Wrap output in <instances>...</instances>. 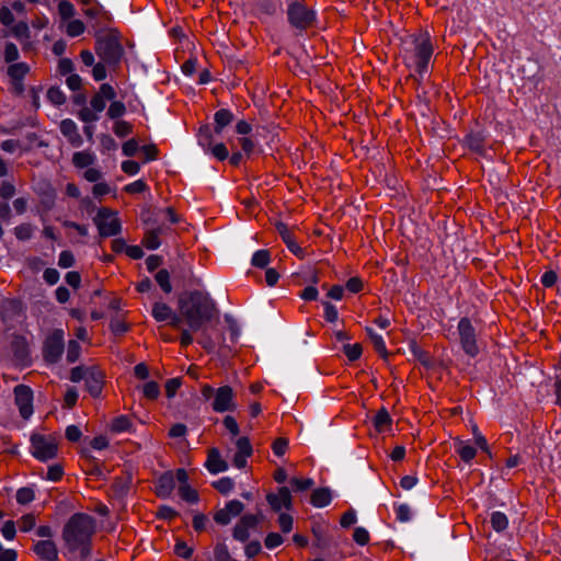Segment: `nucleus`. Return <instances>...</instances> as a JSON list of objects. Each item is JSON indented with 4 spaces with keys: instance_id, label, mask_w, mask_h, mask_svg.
Returning a JSON list of instances; mask_svg holds the SVG:
<instances>
[{
    "instance_id": "obj_62",
    "label": "nucleus",
    "mask_w": 561,
    "mask_h": 561,
    "mask_svg": "<svg viewBox=\"0 0 561 561\" xmlns=\"http://www.w3.org/2000/svg\"><path fill=\"white\" fill-rule=\"evenodd\" d=\"M232 536L236 540L244 542L250 537L249 529L238 522L233 528Z\"/></svg>"
},
{
    "instance_id": "obj_16",
    "label": "nucleus",
    "mask_w": 561,
    "mask_h": 561,
    "mask_svg": "<svg viewBox=\"0 0 561 561\" xmlns=\"http://www.w3.org/2000/svg\"><path fill=\"white\" fill-rule=\"evenodd\" d=\"M266 501L274 512H279L282 507L291 510L293 506L290 491L287 486L279 488L277 494L268 493Z\"/></svg>"
},
{
    "instance_id": "obj_51",
    "label": "nucleus",
    "mask_w": 561,
    "mask_h": 561,
    "mask_svg": "<svg viewBox=\"0 0 561 561\" xmlns=\"http://www.w3.org/2000/svg\"><path fill=\"white\" fill-rule=\"evenodd\" d=\"M236 446H237V454H240V455H245V456H252L253 454V448H252V445L250 443V439L245 436L243 437H239L236 442Z\"/></svg>"
},
{
    "instance_id": "obj_21",
    "label": "nucleus",
    "mask_w": 561,
    "mask_h": 561,
    "mask_svg": "<svg viewBox=\"0 0 561 561\" xmlns=\"http://www.w3.org/2000/svg\"><path fill=\"white\" fill-rule=\"evenodd\" d=\"M485 136L481 131H470L463 140L469 150L479 156L485 153Z\"/></svg>"
},
{
    "instance_id": "obj_11",
    "label": "nucleus",
    "mask_w": 561,
    "mask_h": 561,
    "mask_svg": "<svg viewBox=\"0 0 561 561\" xmlns=\"http://www.w3.org/2000/svg\"><path fill=\"white\" fill-rule=\"evenodd\" d=\"M211 408L215 412L218 413L234 411L237 409V403L234 401L233 389L228 385L219 387L216 390L215 398L211 402Z\"/></svg>"
},
{
    "instance_id": "obj_26",
    "label": "nucleus",
    "mask_w": 561,
    "mask_h": 561,
    "mask_svg": "<svg viewBox=\"0 0 561 561\" xmlns=\"http://www.w3.org/2000/svg\"><path fill=\"white\" fill-rule=\"evenodd\" d=\"M131 476L129 473L115 478L112 489L116 496H124L130 489Z\"/></svg>"
},
{
    "instance_id": "obj_45",
    "label": "nucleus",
    "mask_w": 561,
    "mask_h": 561,
    "mask_svg": "<svg viewBox=\"0 0 561 561\" xmlns=\"http://www.w3.org/2000/svg\"><path fill=\"white\" fill-rule=\"evenodd\" d=\"M179 494L182 500L188 503H196L199 500L197 491L192 489L191 485H180Z\"/></svg>"
},
{
    "instance_id": "obj_9",
    "label": "nucleus",
    "mask_w": 561,
    "mask_h": 561,
    "mask_svg": "<svg viewBox=\"0 0 561 561\" xmlns=\"http://www.w3.org/2000/svg\"><path fill=\"white\" fill-rule=\"evenodd\" d=\"M458 333L463 352L470 357L479 354V347L476 340V330L468 318H461L458 323Z\"/></svg>"
},
{
    "instance_id": "obj_56",
    "label": "nucleus",
    "mask_w": 561,
    "mask_h": 561,
    "mask_svg": "<svg viewBox=\"0 0 561 561\" xmlns=\"http://www.w3.org/2000/svg\"><path fill=\"white\" fill-rule=\"evenodd\" d=\"M288 439L285 437L276 438L272 444V449L274 454L278 457H282L286 454L288 449Z\"/></svg>"
},
{
    "instance_id": "obj_40",
    "label": "nucleus",
    "mask_w": 561,
    "mask_h": 561,
    "mask_svg": "<svg viewBox=\"0 0 561 561\" xmlns=\"http://www.w3.org/2000/svg\"><path fill=\"white\" fill-rule=\"evenodd\" d=\"M198 142L203 148H210L213 144V133L209 125H203L198 131Z\"/></svg>"
},
{
    "instance_id": "obj_25",
    "label": "nucleus",
    "mask_w": 561,
    "mask_h": 561,
    "mask_svg": "<svg viewBox=\"0 0 561 561\" xmlns=\"http://www.w3.org/2000/svg\"><path fill=\"white\" fill-rule=\"evenodd\" d=\"M374 426L378 433L385 432L392 423L389 412L381 408L374 417Z\"/></svg>"
},
{
    "instance_id": "obj_34",
    "label": "nucleus",
    "mask_w": 561,
    "mask_h": 561,
    "mask_svg": "<svg viewBox=\"0 0 561 561\" xmlns=\"http://www.w3.org/2000/svg\"><path fill=\"white\" fill-rule=\"evenodd\" d=\"M154 278L165 294H170L172 291V285L170 283V273L168 270L162 268L158 271Z\"/></svg>"
},
{
    "instance_id": "obj_53",
    "label": "nucleus",
    "mask_w": 561,
    "mask_h": 561,
    "mask_svg": "<svg viewBox=\"0 0 561 561\" xmlns=\"http://www.w3.org/2000/svg\"><path fill=\"white\" fill-rule=\"evenodd\" d=\"M88 371H90V366H76L70 370V380L72 382H79L83 379L85 380Z\"/></svg>"
},
{
    "instance_id": "obj_33",
    "label": "nucleus",
    "mask_w": 561,
    "mask_h": 561,
    "mask_svg": "<svg viewBox=\"0 0 561 561\" xmlns=\"http://www.w3.org/2000/svg\"><path fill=\"white\" fill-rule=\"evenodd\" d=\"M131 421L128 416L121 415L115 417L111 424V431L115 433H122L131 428Z\"/></svg>"
},
{
    "instance_id": "obj_31",
    "label": "nucleus",
    "mask_w": 561,
    "mask_h": 561,
    "mask_svg": "<svg viewBox=\"0 0 561 561\" xmlns=\"http://www.w3.org/2000/svg\"><path fill=\"white\" fill-rule=\"evenodd\" d=\"M490 523L492 528L497 533L505 530L508 526V519L502 512H493L491 514Z\"/></svg>"
},
{
    "instance_id": "obj_35",
    "label": "nucleus",
    "mask_w": 561,
    "mask_h": 561,
    "mask_svg": "<svg viewBox=\"0 0 561 561\" xmlns=\"http://www.w3.org/2000/svg\"><path fill=\"white\" fill-rule=\"evenodd\" d=\"M270 260L271 254L268 250H259L253 254L251 263L255 267L264 268L268 265Z\"/></svg>"
},
{
    "instance_id": "obj_32",
    "label": "nucleus",
    "mask_w": 561,
    "mask_h": 561,
    "mask_svg": "<svg viewBox=\"0 0 561 561\" xmlns=\"http://www.w3.org/2000/svg\"><path fill=\"white\" fill-rule=\"evenodd\" d=\"M10 32L19 41L31 38L28 24L24 21H20L13 25Z\"/></svg>"
},
{
    "instance_id": "obj_59",
    "label": "nucleus",
    "mask_w": 561,
    "mask_h": 561,
    "mask_svg": "<svg viewBox=\"0 0 561 561\" xmlns=\"http://www.w3.org/2000/svg\"><path fill=\"white\" fill-rule=\"evenodd\" d=\"M58 12L62 20H69L75 14L73 4L69 1H61L58 4Z\"/></svg>"
},
{
    "instance_id": "obj_30",
    "label": "nucleus",
    "mask_w": 561,
    "mask_h": 561,
    "mask_svg": "<svg viewBox=\"0 0 561 561\" xmlns=\"http://www.w3.org/2000/svg\"><path fill=\"white\" fill-rule=\"evenodd\" d=\"M173 310L164 302H156L152 307V316L157 321H165L172 317Z\"/></svg>"
},
{
    "instance_id": "obj_24",
    "label": "nucleus",
    "mask_w": 561,
    "mask_h": 561,
    "mask_svg": "<svg viewBox=\"0 0 561 561\" xmlns=\"http://www.w3.org/2000/svg\"><path fill=\"white\" fill-rule=\"evenodd\" d=\"M332 494L329 488H319L312 491L310 502L316 507H324L331 503Z\"/></svg>"
},
{
    "instance_id": "obj_64",
    "label": "nucleus",
    "mask_w": 561,
    "mask_h": 561,
    "mask_svg": "<svg viewBox=\"0 0 561 561\" xmlns=\"http://www.w3.org/2000/svg\"><path fill=\"white\" fill-rule=\"evenodd\" d=\"M36 524L35 516L33 514H26L19 520L21 531H30Z\"/></svg>"
},
{
    "instance_id": "obj_15",
    "label": "nucleus",
    "mask_w": 561,
    "mask_h": 561,
    "mask_svg": "<svg viewBox=\"0 0 561 561\" xmlns=\"http://www.w3.org/2000/svg\"><path fill=\"white\" fill-rule=\"evenodd\" d=\"M275 228L283 241L286 243L287 248L291 253H294L297 257H305V250L296 242L294 238L293 230L284 222L278 221L275 224Z\"/></svg>"
},
{
    "instance_id": "obj_10",
    "label": "nucleus",
    "mask_w": 561,
    "mask_h": 561,
    "mask_svg": "<svg viewBox=\"0 0 561 561\" xmlns=\"http://www.w3.org/2000/svg\"><path fill=\"white\" fill-rule=\"evenodd\" d=\"M433 55V45L430 41V36L422 35L414 41V56H415V66L416 71L419 73H423L427 65L430 62V59Z\"/></svg>"
},
{
    "instance_id": "obj_18",
    "label": "nucleus",
    "mask_w": 561,
    "mask_h": 561,
    "mask_svg": "<svg viewBox=\"0 0 561 561\" xmlns=\"http://www.w3.org/2000/svg\"><path fill=\"white\" fill-rule=\"evenodd\" d=\"M33 551L44 561H56L58 559V550L53 540L37 541Z\"/></svg>"
},
{
    "instance_id": "obj_3",
    "label": "nucleus",
    "mask_w": 561,
    "mask_h": 561,
    "mask_svg": "<svg viewBox=\"0 0 561 561\" xmlns=\"http://www.w3.org/2000/svg\"><path fill=\"white\" fill-rule=\"evenodd\" d=\"M94 50L112 71H117L121 68L125 51L121 44L119 32L116 28H111L104 34H98Z\"/></svg>"
},
{
    "instance_id": "obj_22",
    "label": "nucleus",
    "mask_w": 561,
    "mask_h": 561,
    "mask_svg": "<svg viewBox=\"0 0 561 561\" xmlns=\"http://www.w3.org/2000/svg\"><path fill=\"white\" fill-rule=\"evenodd\" d=\"M31 68L26 62H14L9 65L7 75L14 85H21Z\"/></svg>"
},
{
    "instance_id": "obj_8",
    "label": "nucleus",
    "mask_w": 561,
    "mask_h": 561,
    "mask_svg": "<svg viewBox=\"0 0 561 561\" xmlns=\"http://www.w3.org/2000/svg\"><path fill=\"white\" fill-rule=\"evenodd\" d=\"M113 215L114 213L110 208L102 207L94 218V224L102 238L117 236L122 230L121 220L116 217L112 218Z\"/></svg>"
},
{
    "instance_id": "obj_4",
    "label": "nucleus",
    "mask_w": 561,
    "mask_h": 561,
    "mask_svg": "<svg viewBox=\"0 0 561 561\" xmlns=\"http://www.w3.org/2000/svg\"><path fill=\"white\" fill-rule=\"evenodd\" d=\"M116 98L114 88L108 83H102L99 91L92 96L90 107L83 106L78 116L83 123H93L99 119V113L103 112L106 101H113Z\"/></svg>"
},
{
    "instance_id": "obj_12",
    "label": "nucleus",
    "mask_w": 561,
    "mask_h": 561,
    "mask_svg": "<svg viewBox=\"0 0 561 561\" xmlns=\"http://www.w3.org/2000/svg\"><path fill=\"white\" fill-rule=\"evenodd\" d=\"M15 404L19 407L23 419H28L33 413V391L28 386L18 385L14 388Z\"/></svg>"
},
{
    "instance_id": "obj_20",
    "label": "nucleus",
    "mask_w": 561,
    "mask_h": 561,
    "mask_svg": "<svg viewBox=\"0 0 561 561\" xmlns=\"http://www.w3.org/2000/svg\"><path fill=\"white\" fill-rule=\"evenodd\" d=\"M60 131L73 147L78 148L82 145V137L79 134L78 127L72 119H62L60 123Z\"/></svg>"
},
{
    "instance_id": "obj_36",
    "label": "nucleus",
    "mask_w": 561,
    "mask_h": 561,
    "mask_svg": "<svg viewBox=\"0 0 561 561\" xmlns=\"http://www.w3.org/2000/svg\"><path fill=\"white\" fill-rule=\"evenodd\" d=\"M342 351L350 362H355L362 356L363 347L359 343L344 344Z\"/></svg>"
},
{
    "instance_id": "obj_42",
    "label": "nucleus",
    "mask_w": 561,
    "mask_h": 561,
    "mask_svg": "<svg viewBox=\"0 0 561 561\" xmlns=\"http://www.w3.org/2000/svg\"><path fill=\"white\" fill-rule=\"evenodd\" d=\"M413 354L416 359L426 368H433L435 359L430 355L428 352L421 350L417 346L413 347Z\"/></svg>"
},
{
    "instance_id": "obj_63",
    "label": "nucleus",
    "mask_w": 561,
    "mask_h": 561,
    "mask_svg": "<svg viewBox=\"0 0 561 561\" xmlns=\"http://www.w3.org/2000/svg\"><path fill=\"white\" fill-rule=\"evenodd\" d=\"M353 539L356 543L365 546L369 541V534L365 528L356 527L354 529Z\"/></svg>"
},
{
    "instance_id": "obj_60",
    "label": "nucleus",
    "mask_w": 561,
    "mask_h": 561,
    "mask_svg": "<svg viewBox=\"0 0 561 561\" xmlns=\"http://www.w3.org/2000/svg\"><path fill=\"white\" fill-rule=\"evenodd\" d=\"M106 67H107V65L104 64L102 60L100 62L93 65L92 77L95 81H102L106 78V76H107Z\"/></svg>"
},
{
    "instance_id": "obj_41",
    "label": "nucleus",
    "mask_w": 561,
    "mask_h": 561,
    "mask_svg": "<svg viewBox=\"0 0 561 561\" xmlns=\"http://www.w3.org/2000/svg\"><path fill=\"white\" fill-rule=\"evenodd\" d=\"M214 558L216 561H238L231 557L228 547L224 542L216 543L214 548Z\"/></svg>"
},
{
    "instance_id": "obj_27",
    "label": "nucleus",
    "mask_w": 561,
    "mask_h": 561,
    "mask_svg": "<svg viewBox=\"0 0 561 561\" xmlns=\"http://www.w3.org/2000/svg\"><path fill=\"white\" fill-rule=\"evenodd\" d=\"M162 232V228L159 227V228H156V229H152V230H148L144 238H142V244L144 247H146L148 250H156L160 247V239H159V236L160 233Z\"/></svg>"
},
{
    "instance_id": "obj_43",
    "label": "nucleus",
    "mask_w": 561,
    "mask_h": 561,
    "mask_svg": "<svg viewBox=\"0 0 561 561\" xmlns=\"http://www.w3.org/2000/svg\"><path fill=\"white\" fill-rule=\"evenodd\" d=\"M213 486L221 494L227 495L232 491L234 486V482L229 477H224L215 482H213Z\"/></svg>"
},
{
    "instance_id": "obj_38",
    "label": "nucleus",
    "mask_w": 561,
    "mask_h": 561,
    "mask_svg": "<svg viewBox=\"0 0 561 561\" xmlns=\"http://www.w3.org/2000/svg\"><path fill=\"white\" fill-rule=\"evenodd\" d=\"M94 161V157L85 151L75 152L72 162L77 168H87Z\"/></svg>"
},
{
    "instance_id": "obj_47",
    "label": "nucleus",
    "mask_w": 561,
    "mask_h": 561,
    "mask_svg": "<svg viewBox=\"0 0 561 561\" xmlns=\"http://www.w3.org/2000/svg\"><path fill=\"white\" fill-rule=\"evenodd\" d=\"M126 113V106L121 101H112L108 110H107V116L111 119H117L122 117Z\"/></svg>"
},
{
    "instance_id": "obj_1",
    "label": "nucleus",
    "mask_w": 561,
    "mask_h": 561,
    "mask_svg": "<svg viewBox=\"0 0 561 561\" xmlns=\"http://www.w3.org/2000/svg\"><path fill=\"white\" fill-rule=\"evenodd\" d=\"M179 311L192 332L204 329L219 313L216 302L209 294L201 290H193L180 297Z\"/></svg>"
},
{
    "instance_id": "obj_50",
    "label": "nucleus",
    "mask_w": 561,
    "mask_h": 561,
    "mask_svg": "<svg viewBox=\"0 0 561 561\" xmlns=\"http://www.w3.org/2000/svg\"><path fill=\"white\" fill-rule=\"evenodd\" d=\"M113 130L117 137H126L133 133V125L126 121H116Z\"/></svg>"
},
{
    "instance_id": "obj_44",
    "label": "nucleus",
    "mask_w": 561,
    "mask_h": 561,
    "mask_svg": "<svg viewBox=\"0 0 561 561\" xmlns=\"http://www.w3.org/2000/svg\"><path fill=\"white\" fill-rule=\"evenodd\" d=\"M314 484V481L311 478H293L290 479V485L293 491L302 492L309 490Z\"/></svg>"
},
{
    "instance_id": "obj_54",
    "label": "nucleus",
    "mask_w": 561,
    "mask_h": 561,
    "mask_svg": "<svg viewBox=\"0 0 561 561\" xmlns=\"http://www.w3.org/2000/svg\"><path fill=\"white\" fill-rule=\"evenodd\" d=\"M160 387L156 381H148L144 385V396L149 400L158 399Z\"/></svg>"
},
{
    "instance_id": "obj_61",
    "label": "nucleus",
    "mask_w": 561,
    "mask_h": 561,
    "mask_svg": "<svg viewBox=\"0 0 561 561\" xmlns=\"http://www.w3.org/2000/svg\"><path fill=\"white\" fill-rule=\"evenodd\" d=\"M75 264V256L71 251L65 250L59 254L58 265L61 268L71 267Z\"/></svg>"
},
{
    "instance_id": "obj_29",
    "label": "nucleus",
    "mask_w": 561,
    "mask_h": 561,
    "mask_svg": "<svg viewBox=\"0 0 561 561\" xmlns=\"http://www.w3.org/2000/svg\"><path fill=\"white\" fill-rule=\"evenodd\" d=\"M455 448H456V453L459 455L461 460L467 463L470 462L477 454V450L474 447H472L470 445H466L462 440H458L455 444Z\"/></svg>"
},
{
    "instance_id": "obj_46",
    "label": "nucleus",
    "mask_w": 561,
    "mask_h": 561,
    "mask_svg": "<svg viewBox=\"0 0 561 561\" xmlns=\"http://www.w3.org/2000/svg\"><path fill=\"white\" fill-rule=\"evenodd\" d=\"M209 151L216 159L224 161L229 157V151L224 142H219L210 146V148H204Z\"/></svg>"
},
{
    "instance_id": "obj_7",
    "label": "nucleus",
    "mask_w": 561,
    "mask_h": 561,
    "mask_svg": "<svg viewBox=\"0 0 561 561\" xmlns=\"http://www.w3.org/2000/svg\"><path fill=\"white\" fill-rule=\"evenodd\" d=\"M64 348V331L61 329H55L44 342L43 357L45 362L56 364L60 359Z\"/></svg>"
},
{
    "instance_id": "obj_58",
    "label": "nucleus",
    "mask_w": 561,
    "mask_h": 561,
    "mask_svg": "<svg viewBox=\"0 0 561 561\" xmlns=\"http://www.w3.org/2000/svg\"><path fill=\"white\" fill-rule=\"evenodd\" d=\"M174 553L183 559H191L193 548L188 547L185 541L179 540L174 547Z\"/></svg>"
},
{
    "instance_id": "obj_37",
    "label": "nucleus",
    "mask_w": 561,
    "mask_h": 561,
    "mask_svg": "<svg viewBox=\"0 0 561 561\" xmlns=\"http://www.w3.org/2000/svg\"><path fill=\"white\" fill-rule=\"evenodd\" d=\"M4 61L9 65L14 64L20 58V53L16 45L12 42H7L3 50Z\"/></svg>"
},
{
    "instance_id": "obj_6",
    "label": "nucleus",
    "mask_w": 561,
    "mask_h": 561,
    "mask_svg": "<svg viewBox=\"0 0 561 561\" xmlns=\"http://www.w3.org/2000/svg\"><path fill=\"white\" fill-rule=\"evenodd\" d=\"M32 455L41 460L47 461L57 457L58 442L53 435L35 433L31 436Z\"/></svg>"
},
{
    "instance_id": "obj_19",
    "label": "nucleus",
    "mask_w": 561,
    "mask_h": 561,
    "mask_svg": "<svg viewBox=\"0 0 561 561\" xmlns=\"http://www.w3.org/2000/svg\"><path fill=\"white\" fill-rule=\"evenodd\" d=\"M205 467L210 473L216 474L226 471L228 469V463L221 458L219 449L213 447L208 450Z\"/></svg>"
},
{
    "instance_id": "obj_55",
    "label": "nucleus",
    "mask_w": 561,
    "mask_h": 561,
    "mask_svg": "<svg viewBox=\"0 0 561 561\" xmlns=\"http://www.w3.org/2000/svg\"><path fill=\"white\" fill-rule=\"evenodd\" d=\"M84 24L80 20H72L67 25V34L71 37H77L84 32Z\"/></svg>"
},
{
    "instance_id": "obj_28",
    "label": "nucleus",
    "mask_w": 561,
    "mask_h": 561,
    "mask_svg": "<svg viewBox=\"0 0 561 561\" xmlns=\"http://www.w3.org/2000/svg\"><path fill=\"white\" fill-rule=\"evenodd\" d=\"M12 350L15 358L24 362L28 357V347L24 337L18 336L12 343Z\"/></svg>"
},
{
    "instance_id": "obj_17",
    "label": "nucleus",
    "mask_w": 561,
    "mask_h": 561,
    "mask_svg": "<svg viewBox=\"0 0 561 561\" xmlns=\"http://www.w3.org/2000/svg\"><path fill=\"white\" fill-rule=\"evenodd\" d=\"M175 486V479L172 471L162 473L154 483V491L158 497H168Z\"/></svg>"
},
{
    "instance_id": "obj_5",
    "label": "nucleus",
    "mask_w": 561,
    "mask_h": 561,
    "mask_svg": "<svg viewBox=\"0 0 561 561\" xmlns=\"http://www.w3.org/2000/svg\"><path fill=\"white\" fill-rule=\"evenodd\" d=\"M286 13L289 24L300 32L312 27L317 21L316 11L308 8L302 1H291Z\"/></svg>"
},
{
    "instance_id": "obj_57",
    "label": "nucleus",
    "mask_w": 561,
    "mask_h": 561,
    "mask_svg": "<svg viewBox=\"0 0 561 561\" xmlns=\"http://www.w3.org/2000/svg\"><path fill=\"white\" fill-rule=\"evenodd\" d=\"M33 228L30 224H22L14 229V234L19 240L25 241L31 239Z\"/></svg>"
},
{
    "instance_id": "obj_52",
    "label": "nucleus",
    "mask_w": 561,
    "mask_h": 561,
    "mask_svg": "<svg viewBox=\"0 0 561 561\" xmlns=\"http://www.w3.org/2000/svg\"><path fill=\"white\" fill-rule=\"evenodd\" d=\"M80 353L81 346L79 342H77L76 340H70L67 348V360L69 363H75L76 360H78Z\"/></svg>"
},
{
    "instance_id": "obj_48",
    "label": "nucleus",
    "mask_w": 561,
    "mask_h": 561,
    "mask_svg": "<svg viewBox=\"0 0 561 561\" xmlns=\"http://www.w3.org/2000/svg\"><path fill=\"white\" fill-rule=\"evenodd\" d=\"M47 99L54 105H61L66 102L64 92L58 87H50L47 91Z\"/></svg>"
},
{
    "instance_id": "obj_2",
    "label": "nucleus",
    "mask_w": 561,
    "mask_h": 561,
    "mask_svg": "<svg viewBox=\"0 0 561 561\" xmlns=\"http://www.w3.org/2000/svg\"><path fill=\"white\" fill-rule=\"evenodd\" d=\"M94 533V518L84 513H76L65 524L62 539L70 552L79 551L84 560L91 554Z\"/></svg>"
},
{
    "instance_id": "obj_49",
    "label": "nucleus",
    "mask_w": 561,
    "mask_h": 561,
    "mask_svg": "<svg viewBox=\"0 0 561 561\" xmlns=\"http://www.w3.org/2000/svg\"><path fill=\"white\" fill-rule=\"evenodd\" d=\"M16 502L26 505L34 500V491L31 488H21L16 491Z\"/></svg>"
},
{
    "instance_id": "obj_23",
    "label": "nucleus",
    "mask_w": 561,
    "mask_h": 561,
    "mask_svg": "<svg viewBox=\"0 0 561 561\" xmlns=\"http://www.w3.org/2000/svg\"><path fill=\"white\" fill-rule=\"evenodd\" d=\"M234 119L232 112L228 108H220L214 114V133L221 134L224 128Z\"/></svg>"
},
{
    "instance_id": "obj_39",
    "label": "nucleus",
    "mask_w": 561,
    "mask_h": 561,
    "mask_svg": "<svg viewBox=\"0 0 561 561\" xmlns=\"http://www.w3.org/2000/svg\"><path fill=\"white\" fill-rule=\"evenodd\" d=\"M312 534L316 538V541L313 543L314 547L319 549H327L330 546L329 538L324 535L322 528L320 525H316L312 527Z\"/></svg>"
},
{
    "instance_id": "obj_13",
    "label": "nucleus",
    "mask_w": 561,
    "mask_h": 561,
    "mask_svg": "<svg viewBox=\"0 0 561 561\" xmlns=\"http://www.w3.org/2000/svg\"><path fill=\"white\" fill-rule=\"evenodd\" d=\"M105 382V373L99 366H90L85 378V389L93 397L101 396Z\"/></svg>"
},
{
    "instance_id": "obj_14",
    "label": "nucleus",
    "mask_w": 561,
    "mask_h": 561,
    "mask_svg": "<svg viewBox=\"0 0 561 561\" xmlns=\"http://www.w3.org/2000/svg\"><path fill=\"white\" fill-rule=\"evenodd\" d=\"M244 508L242 502L238 500H232L226 504L225 508L218 510L214 519L219 525H228L232 517L239 516Z\"/></svg>"
}]
</instances>
